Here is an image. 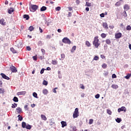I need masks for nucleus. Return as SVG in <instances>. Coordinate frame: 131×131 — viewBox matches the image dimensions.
<instances>
[{
    "instance_id": "1",
    "label": "nucleus",
    "mask_w": 131,
    "mask_h": 131,
    "mask_svg": "<svg viewBox=\"0 0 131 131\" xmlns=\"http://www.w3.org/2000/svg\"><path fill=\"white\" fill-rule=\"evenodd\" d=\"M23 128H26L27 129H31V125L27 124L25 122H23L21 123Z\"/></svg>"
},
{
    "instance_id": "2",
    "label": "nucleus",
    "mask_w": 131,
    "mask_h": 131,
    "mask_svg": "<svg viewBox=\"0 0 131 131\" xmlns=\"http://www.w3.org/2000/svg\"><path fill=\"white\" fill-rule=\"evenodd\" d=\"M37 9H38V6L37 5H31L30 6V11L31 12H35V11H36V10H37Z\"/></svg>"
},
{
    "instance_id": "3",
    "label": "nucleus",
    "mask_w": 131,
    "mask_h": 131,
    "mask_svg": "<svg viewBox=\"0 0 131 131\" xmlns=\"http://www.w3.org/2000/svg\"><path fill=\"white\" fill-rule=\"evenodd\" d=\"M78 116H79V112H78V108H76L75 111L73 113V118H77Z\"/></svg>"
},
{
    "instance_id": "4",
    "label": "nucleus",
    "mask_w": 131,
    "mask_h": 131,
    "mask_svg": "<svg viewBox=\"0 0 131 131\" xmlns=\"http://www.w3.org/2000/svg\"><path fill=\"white\" fill-rule=\"evenodd\" d=\"M15 43H16L15 47H17L18 48H22V47H23V44H22V40H17L15 41Z\"/></svg>"
},
{
    "instance_id": "5",
    "label": "nucleus",
    "mask_w": 131,
    "mask_h": 131,
    "mask_svg": "<svg viewBox=\"0 0 131 131\" xmlns=\"http://www.w3.org/2000/svg\"><path fill=\"white\" fill-rule=\"evenodd\" d=\"M93 45L95 46V48L99 47V39H98L97 36L95 37Z\"/></svg>"
},
{
    "instance_id": "6",
    "label": "nucleus",
    "mask_w": 131,
    "mask_h": 131,
    "mask_svg": "<svg viewBox=\"0 0 131 131\" xmlns=\"http://www.w3.org/2000/svg\"><path fill=\"white\" fill-rule=\"evenodd\" d=\"M62 42L64 43H67L68 45H70V43H71V41H70V39H69L68 38L64 37L62 39Z\"/></svg>"
},
{
    "instance_id": "7",
    "label": "nucleus",
    "mask_w": 131,
    "mask_h": 131,
    "mask_svg": "<svg viewBox=\"0 0 131 131\" xmlns=\"http://www.w3.org/2000/svg\"><path fill=\"white\" fill-rule=\"evenodd\" d=\"M121 111H124V112H126V107H125V106H122L121 107L119 108L118 109V112L119 113H120Z\"/></svg>"
},
{
    "instance_id": "8",
    "label": "nucleus",
    "mask_w": 131,
    "mask_h": 131,
    "mask_svg": "<svg viewBox=\"0 0 131 131\" xmlns=\"http://www.w3.org/2000/svg\"><path fill=\"white\" fill-rule=\"evenodd\" d=\"M10 69L12 72L16 73L17 72V69L16 67H14L13 65L11 66V67H10Z\"/></svg>"
},
{
    "instance_id": "9",
    "label": "nucleus",
    "mask_w": 131,
    "mask_h": 131,
    "mask_svg": "<svg viewBox=\"0 0 131 131\" xmlns=\"http://www.w3.org/2000/svg\"><path fill=\"white\" fill-rule=\"evenodd\" d=\"M115 38H117V39L120 38V37L122 36V34H121V33H117L115 34Z\"/></svg>"
},
{
    "instance_id": "10",
    "label": "nucleus",
    "mask_w": 131,
    "mask_h": 131,
    "mask_svg": "<svg viewBox=\"0 0 131 131\" xmlns=\"http://www.w3.org/2000/svg\"><path fill=\"white\" fill-rule=\"evenodd\" d=\"M1 75L3 77V78H4V79H7V80H9L10 78L9 77L7 76V75H6V74H5L4 73H1Z\"/></svg>"
},
{
    "instance_id": "11",
    "label": "nucleus",
    "mask_w": 131,
    "mask_h": 131,
    "mask_svg": "<svg viewBox=\"0 0 131 131\" xmlns=\"http://www.w3.org/2000/svg\"><path fill=\"white\" fill-rule=\"evenodd\" d=\"M61 127H65V126H67V123L65 121H61Z\"/></svg>"
},
{
    "instance_id": "12",
    "label": "nucleus",
    "mask_w": 131,
    "mask_h": 131,
    "mask_svg": "<svg viewBox=\"0 0 131 131\" xmlns=\"http://www.w3.org/2000/svg\"><path fill=\"white\" fill-rule=\"evenodd\" d=\"M121 2H123V0H120L119 2H117L115 4V6H116V7H119V6H120V5H121Z\"/></svg>"
},
{
    "instance_id": "13",
    "label": "nucleus",
    "mask_w": 131,
    "mask_h": 131,
    "mask_svg": "<svg viewBox=\"0 0 131 131\" xmlns=\"http://www.w3.org/2000/svg\"><path fill=\"white\" fill-rule=\"evenodd\" d=\"M124 10H125V11H128V10H129V6L128 5L126 4L124 6Z\"/></svg>"
},
{
    "instance_id": "14",
    "label": "nucleus",
    "mask_w": 131,
    "mask_h": 131,
    "mask_svg": "<svg viewBox=\"0 0 131 131\" xmlns=\"http://www.w3.org/2000/svg\"><path fill=\"white\" fill-rule=\"evenodd\" d=\"M16 110V112H17L18 114H20L21 112H22V108H21L20 107H17Z\"/></svg>"
},
{
    "instance_id": "15",
    "label": "nucleus",
    "mask_w": 131,
    "mask_h": 131,
    "mask_svg": "<svg viewBox=\"0 0 131 131\" xmlns=\"http://www.w3.org/2000/svg\"><path fill=\"white\" fill-rule=\"evenodd\" d=\"M112 89H113L114 90H117V89H118V85L117 84H112Z\"/></svg>"
},
{
    "instance_id": "16",
    "label": "nucleus",
    "mask_w": 131,
    "mask_h": 131,
    "mask_svg": "<svg viewBox=\"0 0 131 131\" xmlns=\"http://www.w3.org/2000/svg\"><path fill=\"white\" fill-rule=\"evenodd\" d=\"M26 94V91H21L17 93L18 96H21L22 95H25Z\"/></svg>"
},
{
    "instance_id": "17",
    "label": "nucleus",
    "mask_w": 131,
    "mask_h": 131,
    "mask_svg": "<svg viewBox=\"0 0 131 131\" xmlns=\"http://www.w3.org/2000/svg\"><path fill=\"white\" fill-rule=\"evenodd\" d=\"M102 26H103V28L108 29V24H107V23H103L102 24Z\"/></svg>"
},
{
    "instance_id": "18",
    "label": "nucleus",
    "mask_w": 131,
    "mask_h": 131,
    "mask_svg": "<svg viewBox=\"0 0 131 131\" xmlns=\"http://www.w3.org/2000/svg\"><path fill=\"white\" fill-rule=\"evenodd\" d=\"M0 24L3 26L6 25V22H5V19H0Z\"/></svg>"
},
{
    "instance_id": "19",
    "label": "nucleus",
    "mask_w": 131,
    "mask_h": 131,
    "mask_svg": "<svg viewBox=\"0 0 131 131\" xmlns=\"http://www.w3.org/2000/svg\"><path fill=\"white\" fill-rule=\"evenodd\" d=\"M23 17L24 19H26V20H29V18H30L29 15L25 14L24 15Z\"/></svg>"
},
{
    "instance_id": "20",
    "label": "nucleus",
    "mask_w": 131,
    "mask_h": 131,
    "mask_svg": "<svg viewBox=\"0 0 131 131\" xmlns=\"http://www.w3.org/2000/svg\"><path fill=\"white\" fill-rule=\"evenodd\" d=\"M8 11L9 14H12V13L14 12V9L10 8V9L8 10Z\"/></svg>"
},
{
    "instance_id": "21",
    "label": "nucleus",
    "mask_w": 131,
    "mask_h": 131,
    "mask_svg": "<svg viewBox=\"0 0 131 131\" xmlns=\"http://www.w3.org/2000/svg\"><path fill=\"white\" fill-rule=\"evenodd\" d=\"M10 51L13 53V54H16L17 53V51H16L13 48H10Z\"/></svg>"
},
{
    "instance_id": "22",
    "label": "nucleus",
    "mask_w": 131,
    "mask_h": 131,
    "mask_svg": "<svg viewBox=\"0 0 131 131\" xmlns=\"http://www.w3.org/2000/svg\"><path fill=\"white\" fill-rule=\"evenodd\" d=\"M41 118L42 120H47V117H46L44 115H41Z\"/></svg>"
},
{
    "instance_id": "23",
    "label": "nucleus",
    "mask_w": 131,
    "mask_h": 131,
    "mask_svg": "<svg viewBox=\"0 0 131 131\" xmlns=\"http://www.w3.org/2000/svg\"><path fill=\"white\" fill-rule=\"evenodd\" d=\"M50 125H53L54 123H55V121H54V119H51L50 120Z\"/></svg>"
},
{
    "instance_id": "24",
    "label": "nucleus",
    "mask_w": 131,
    "mask_h": 131,
    "mask_svg": "<svg viewBox=\"0 0 131 131\" xmlns=\"http://www.w3.org/2000/svg\"><path fill=\"white\" fill-rule=\"evenodd\" d=\"M13 102H19V100L18 99L17 97L16 96H14L13 99Z\"/></svg>"
},
{
    "instance_id": "25",
    "label": "nucleus",
    "mask_w": 131,
    "mask_h": 131,
    "mask_svg": "<svg viewBox=\"0 0 131 131\" xmlns=\"http://www.w3.org/2000/svg\"><path fill=\"white\" fill-rule=\"evenodd\" d=\"M48 90L47 89L43 90L42 94H43V95H48Z\"/></svg>"
},
{
    "instance_id": "26",
    "label": "nucleus",
    "mask_w": 131,
    "mask_h": 131,
    "mask_svg": "<svg viewBox=\"0 0 131 131\" xmlns=\"http://www.w3.org/2000/svg\"><path fill=\"white\" fill-rule=\"evenodd\" d=\"M47 10V7L43 6L40 8L41 12H43V11H46Z\"/></svg>"
},
{
    "instance_id": "27",
    "label": "nucleus",
    "mask_w": 131,
    "mask_h": 131,
    "mask_svg": "<svg viewBox=\"0 0 131 131\" xmlns=\"http://www.w3.org/2000/svg\"><path fill=\"white\" fill-rule=\"evenodd\" d=\"M65 59V54H61V58H59V60H64Z\"/></svg>"
},
{
    "instance_id": "28",
    "label": "nucleus",
    "mask_w": 131,
    "mask_h": 131,
    "mask_svg": "<svg viewBox=\"0 0 131 131\" xmlns=\"http://www.w3.org/2000/svg\"><path fill=\"white\" fill-rule=\"evenodd\" d=\"M85 6L86 7H91L92 4L91 3H89V2H86Z\"/></svg>"
},
{
    "instance_id": "29",
    "label": "nucleus",
    "mask_w": 131,
    "mask_h": 131,
    "mask_svg": "<svg viewBox=\"0 0 131 131\" xmlns=\"http://www.w3.org/2000/svg\"><path fill=\"white\" fill-rule=\"evenodd\" d=\"M75 50H76V46H74L73 47L71 51V53H74V51H75Z\"/></svg>"
},
{
    "instance_id": "30",
    "label": "nucleus",
    "mask_w": 131,
    "mask_h": 131,
    "mask_svg": "<svg viewBox=\"0 0 131 131\" xmlns=\"http://www.w3.org/2000/svg\"><path fill=\"white\" fill-rule=\"evenodd\" d=\"M105 42L107 45H110L111 43V40H110L109 39H107L105 40Z\"/></svg>"
},
{
    "instance_id": "31",
    "label": "nucleus",
    "mask_w": 131,
    "mask_h": 131,
    "mask_svg": "<svg viewBox=\"0 0 131 131\" xmlns=\"http://www.w3.org/2000/svg\"><path fill=\"white\" fill-rule=\"evenodd\" d=\"M17 117H18V120H19V121H22V120H23V117H22L20 115H18Z\"/></svg>"
},
{
    "instance_id": "32",
    "label": "nucleus",
    "mask_w": 131,
    "mask_h": 131,
    "mask_svg": "<svg viewBox=\"0 0 131 131\" xmlns=\"http://www.w3.org/2000/svg\"><path fill=\"white\" fill-rule=\"evenodd\" d=\"M17 105L18 104L17 103H14V104H12L11 108H16V107H17Z\"/></svg>"
},
{
    "instance_id": "33",
    "label": "nucleus",
    "mask_w": 131,
    "mask_h": 131,
    "mask_svg": "<svg viewBox=\"0 0 131 131\" xmlns=\"http://www.w3.org/2000/svg\"><path fill=\"white\" fill-rule=\"evenodd\" d=\"M116 122H118V123H120L121 122V119L119 118H118L116 119Z\"/></svg>"
},
{
    "instance_id": "34",
    "label": "nucleus",
    "mask_w": 131,
    "mask_h": 131,
    "mask_svg": "<svg viewBox=\"0 0 131 131\" xmlns=\"http://www.w3.org/2000/svg\"><path fill=\"white\" fill-rule=\"evenodd\" d=\"M102 67L103 68V69H106V68H107V64H106V63H103Z\"/></svg>"
},
{
    "instance_id": "35",
    "label": "nucleus",
    "mask_w": 131,
    "mask_h": 131,
    "mask_svg": "<svg viewBox=\"0 0 131 131\" xmlns=\"http://www.w3.org/2000/svg\"><path fill=\"white\" fill-rule=\"evenodd\" d=\"M85 45L87 46V47H91V43L89 41L85 42Z\"/></svg>"
},
{
    "instance_id": "36",
    "label": "nucleus",
    "mask_w": 131,
    "mask_h": 131,
    "mask_svg": "<svg viewBox=\"0 0 131 131\" xmlns=\"http://www.w3.org/2000/svg\"><path fill=\"white\" fill-rule=\"evenodd\" d=\"M93 60L94 61H98V60H99V57H98V56H95L94 57V58H93Z\"/></svg>"
},
{
    "instance_id": "37",
    "label": "nucleus",
    "mask_w": 131,
    "mask_h": 131,
    "mask_svg": "<svg viewBox=\"0 0 131 131\" xmlns=\"http://www.w3.org/2000/svg\"><path fill=\"white\" fill-rule=\"evenodd\" d=\"M33 97H34V98H36L37 99V98H38L37 97V94L36 93H35V92H34L33 93Z\"/></svg>"
},
{
    "instance_id": "38",
    "label": "nucleus",
    "mask_w": 131,
    "mask_h": 131,
    "mask_svg": "<svg viewBox=\"0 0 131 131\" xmlns=\"http://www.w3.org/2000/svg\"><path fill=\"white\" fill-rule=\"evenodd\" d=\"M101 37H102V38H105V37H106V34H105V33H102V34H101Z\"/></svg>"
},
{
    "instance_id": "39",
    "label": "nucleus",
    "mask_w": 131,
    "mask_h": 131,
    "mask_svg": "<svg viewBox=\"0 0 131 131\" xmlns=\"http://www.w3.org/2000/svg\"><path fill=\"white\" fill-rule=\"evenodd\" d=\"M5 91L3 88H0V94H4Z\"/></svg>"
},
{
    "instance_id": "40",
    "label": "nucleus",
    "mask_w": 131,
    "mask_h": 131,
    "mask_svg": "<svg viewBox=\"0 0 131 131\" xmlns=\"http://www.w3.org/2000/svg\"><path fill=\"white\" fill-rule=\"evenodd\" d=\"M94 122V119H91L89 120V124H93Z\"/></svg>"
},
{
    "instance_id": "41",
    "label": "nucleus",
    "mask_w": 131,
    "mask_h": 131,
    "mask_svg": "<svg viewBox=\"0 0 131 131\" xmlns=\"http://www.w3.org/2000/svg\"><path fill=\"white\" fill-rule=\"evenodd\" d=\"M52 64H53V65H57V62L56 60H52Z\"/></svg>"
},
{
    "instance_id": "42",
    "label": "nucleus",
    "mask_w": 131,
    "mask_h": 131,
    "mask_svg": "<svg viewBox=\"0 0 131 131\" xmlns=\"http://www.w3.org/2000/svg\"><path fill=\"white\" fill-rule=\"evenodd\" d=\"M107 113L109 114V115H111L112 112L110 110H107Z\"/></svg>"
},
{
    "instance_id": "43",
    "label": "nucleus",
    "mask_w": 131,
    "mask_h": 131,
    "mask_svg": "<svg viewBox=\"0 0 131 131\" xmlns=\"http://www.w3.org/2000/svg\"><path fill=\"white\" fill-rule=\"evenodd\" d=\"M126 30H128L129 31L131 30V26H127L126 27Z\"/></svg>"
},
{
    "instance_id": "44",
    "label": "nucleus",
    "mask_w": 131,
    "mask_h": 131,
    "mask_svg": "<svg viewBox=\"0 0 131 131\" xmlns=\"http://www.w3.org/2000/svg\"><path fill=\"white\" fill-rule=\"evenodd\" d=\"M33 29H34V28H33L32 26H30L29 28V30H30V31H33Z\"/></svg>"
},
{
    "instance_id": "45",
    "label": "nucleus",
    "mask_w": 131,
    "mask_h": 131,
    "mask_svg": "<svg viewBox=\"0 0 131 131\" xmlns=\"http://www.w3.org/2000/svg\"><path fill=\"white\" fill-rule=\"evenodd\" d=\"M130 77V74H128V75H127L125 77V78H126V79H129V78Z\"/></svg>"
},
{
    "instance_id": "46",
    "label": "nucleus",
    "mask_w": 131,
    "mask_h": 131,
    "mask_svg": "<svg viewBox=\"0 0 131 131\" xmlns=\"http://www.w3.org/2000/svg\"><path fill=\"white\" fill-rule=\"evenodd\" d=\"M43 84L44 85H48V81L44 80L43 81Z\"/></svg>"
},
{
    "instance_id": "47",
    "label": "nucleus",
    "mask_w": 131,
    "mask_h": 131,
    "mask_svg": "<svg viewBox=\"0 0 131 131\" xmlns=\"http://www.w3.org/2000/svg\"><path fill=\"white\" fill-rule=\"evenodd\" d=\"M41 51L42 53L43 54V55H45V54H46V51L45 50V49H41Z\"/></svg>"
},
{
    "instance_id": "48",
    "label": "nucleus",
    "mask_w": 131,
    "mask_h": 131,
    "mask_svg": "<svg viewBox=\"0 0 131 131\" xmlns=\"http://www.w3.org/2000/svg\"><path fill=\"white\" fill-rule=\"evenodd\" d=\"M72 131H76V130H77L76 127H75V126L72 127Z\"/></svg>"
},
{
    "instance_id": "49",
    "label": "nucleus",
    "mask_w": 131,
    "mask_h": 131,
    "mask_svg": "<svg viewBox=\"0 0 131 131\" xmlns=\"http://www.w3.org/2000/svg\"><path fill=\"white\" fill-rule=\"evenodd\" d=\"M55 10H56V11H60V10H61V7H56V8H55Z\"/></svg>"
},
{
    "instance_id": "50",
    "label": "nucleus",
    "mask_w": 131,
    "mask_h": 131,
    "mask_svg": "<svg viewBox=\"0 0 131 131\" xmlns=\"http://www.w3.org/2000/svg\"><path fill=\"white\" fill-rule=\"evenodd\" d=\"M95 98H96V99H99L100 98V94H97V95H96Z\"/></svg>"
},
{
    "instance_id": "51",
    "label": "nucleus",
    "mask_w": 131,
    "mask_h": 131,
    "mask_svg": "<svg viewBox=\"0 0 131 131\" xmlns=\"http://www.w3.org/2000/svg\"><path fill=\"white\" fill-rule=\"evenodd\" d=\"M100 16L101 18H104V17H105V14L104 13H101L100 14Z\"/></svg>"
},
{
    "instance_id": "52",
    "label": "nucleus",
    "mask_w": 131,
    "mask_h": 131,
    "mask_svg": "<svg viewBox=\"0 0 131 131\" xmlns=\"http://www.w3.org/2000/svg\"><path fill=\"white\" fill-rule=\"evenodd\" d=\"M24 108H25L26 111H27V110H28V105H26L25 106Z\"/></svg>"
},
{
    "instance_id": "53",
    "label": "nucleus",
    "mask_w": 131,
    "mask_h": 131,
    "mask_svg": "<svg viewBox=\"0 0 131 131\" xmlns=\"http://www.w3.org/2000/svg\"><path fill=\"white\" fill-rule=\"evenodd\" d=\"M45 72V69H42L40 71V74H42Z\"/></svg>"
},
{
    "instance_id": "54",
    "label": "nucleus",
    "mask_w": 131,
    "mask_h": 131,
    "mask_svg": "<svg viewBox=\"0 0 131 131\" xmlns=\"http://www.w3.org/2000/svg\"><path fill=\"white\" fill-rule=\"evenodd\" d=\"M27 51H31V48L29 46L27 47Z\"/></svg>"
},
{
    "instance_id": "55",
    "label": "nucleus",
    "mask_w": 131,
    "mask_h": 131,
    "mask_svg": "<svg viewBox=\"0 0 131 131\" xmlns=\"http://www.w3.org/2000/svg\"><path fill=\"white\" fill-rule=\"evenodd\" d=\"M117 76L116 75H115V74H113L112 75V78H116Z\"/></svg>"
},
{
    "instance_id": "56",
    "label": "nucleus",
    "mask_w": 131,
    "mask_h": 131,
    "mask_svg": "<svg viewBox=\"0 0 131 131\" xmlns=\"http://www.w3.org/2000/svg\"><path fill=\"white\" fill-rule=\"evenodd\" d=\"M46 38H47L48 39H50L51 38V35H47Z\"/></svg>"
},
{
    "instance_id": "57",
    "label": "nucleus",
    "mask_w": 131,
    "mask_h": 131,
    "mask_svg": "<svg viewBox=\"0 0 131 131\" xmlns=\"http://www.w3.org/2000/svg\"><path fill=\"white\" fill-rule=\"evenodd\" d=\"M71 16H72V13H71V12H69L68 17H71Z\"/></svg>"
},
{
    "instance_id": "58",
    "label": "nucleus",
    "mask_w": 131,
    "mask_h": 131,
    "mask_svg": "<svg viewBox=\"0 0 131 131\" xmlns=\"http://www.w3.org/2000/svg\"><path fill=\"white\" fill-rule=\"evenodd\" d=\"M57 32H59V33H61V32H62V30H61V29H58Z\"/></svg>"
},
{
    "instance_id": "59",
    "label": "nucleus",
    "mask_w": 131,
    "mask_h": 131,
    "mask_svg": "<svg viewBox=\"0 0 131 131\" xmlns=\"http://www.w3.org/2000/svg\"><path fill=\"white\" fill-rule=\"evenodd\" d=\"M100 58H101L102 59H105V56H104L103 55H101Z\"/></svg>"
},
{
    "instance_id": "60",
    "label": "nucleus",
    "mask_w": 131,
    "mask_h": 131,
    "mask_svg": "<svg viewBox=\"0 0 131 131\" xmlns=\"http://www.w3.org/2000/svg\"><path fill=\"white\" fill-rule=\"evenodd\" d=\"M39 30L40 33H42V29H41V28L39 27Z\"/></svg>"
},
{
    "instance_id": "61",
    "label": "nucleus",
    "mask_w": 131,
    "mask_h": 131,
    "mask_svg": "<svg viewBox=\"0 0 131 131\" xmlns=\"http://www.w3.org/2000/svg\"><path fill=\"white\" fill-rule=\"evenodd\" d=\"M109 28H110L111 29H113V28H114V26H109Z\"/></svg>"
},
{
    "instance_id": "62",
    "label": "nucleus",
    "mask_w": 131,
    "mask_h": 131,
    "mask_svg": "<svg viewBox=\"0 0 131 131\" xmlns=\"http://www.w3.org/2000/svg\"><path fill=\"white\" fill-rule=\"evenodd\" d=\"M84 96H85V94L82 93L81 95V98H83L84 97Z\"/></svg>"
},
{
    "instance_id": "63",
    "label": "nucleus",
    "mask_w": 131,
    "mask_h": 131,
    "mask_svg": "<svg viewBox=\"0 0 131 131\" xmlns=\"http://www.w3.org/2000/svg\"><path fill=\"white\" fill-rule=\"evenodd\" d=\"M68 9H69V11H72V7H68Z\"/></svg>"
},
{
    "instance_id": "64",
    "label": "nucleus",
    "mask_w": 131,
    "mask_h": 131,
    "mask_svg": "<svg viewBox=\"0 0 131 131\" xmlns=\"http://www.w3.org/2000/svg\"><path fill=\"white\" fill-rule=\"evenodd\" d=\"M58 78L60 79L62 78V75H58Z\"/></svg>"
}]
</instances>
